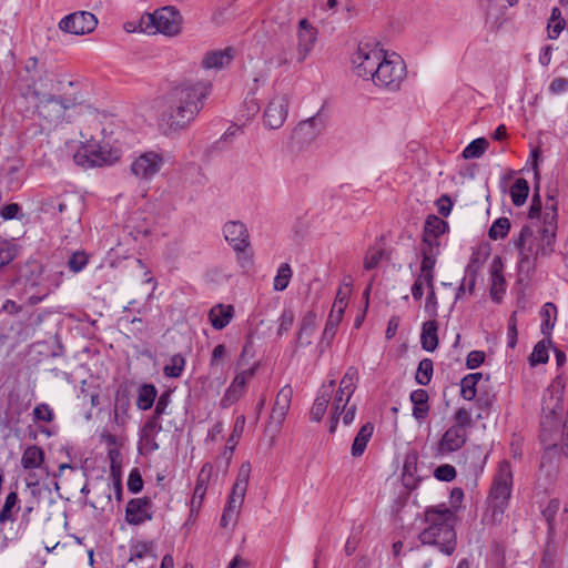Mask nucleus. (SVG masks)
I'll return each instance as SVG.
<instances>
[{
    "label": "nucleus",
    "instance_id": "obj_57",
    "mask_svg": "<svg viewBox=\"0 0 568 568\" xmlns=\"http://www.w3.org/2000/svg\"><path fill=\"white\" fill-rule=\"evenodd\" d=\"M349 295H351L349 284H345L344 286H341L337 291L333 306L338 307V305H341L339 307L342 310H346Z\"/></svg>",
    "mask_w": 568,
    "mask_h": 568
},
{
    "label": "nucleus",
    "instance_id": "obj_59",
    "mask_svg": "<svg viewBox=\"0 0 568 568\" xmlns=\"http://www.w3.org/2000/svg\"><path fill=\"white\" fill-rule=\"evenodd\" d=\"M205 493H206V487L203 484V481H201V479H199L196 485H195V488H194V491H193V496H192V500H191L192 509H194L195 507H197V508L201 507L202 501H203L204 496H205Z\"/></svg>",
    "mask_w": 568,
    "mask_h": 568
},
{
    "label": "nucleus",
    "instance_id": "obj_26",
    "mask_svg": "<svg viewBox=\"0 0 568 568\" xmlns=\"http://www.w3.org/2000/svg\"><path fill=\"white\" fill-rule=\"evenodd\" d=\"M234 316V307L232 305L217 304L210 310L209 318L212 326L221 331L226 327Z\"/></svg>",
    "mask_w": 568,
    "mask_h": 568
},
{
    "label": "nucleus",
    "instance_id": "obj_22",
    "mask_svg": "<svg viewBox=\"0 0 568 568\" xmlns=\"http://www.w3.org/2000/svg\"><path fill=\"white\" fill-rule=\"evenodd\" d=\"M293 397V388L290 385L283 386L275 398L274 406L271 412V422L276 426H281L290 410Z\"/></svg>",
    "mask_w": 568,
    "mask_h": 568
},
{
    "label": "nucleus",
    "instance_id": "obj_18",
    "mask_svg": "<svg viewBox=\"0 0 568 568\" xmlns=\"http://www.w3.org/2000/svg\"><path fill=\"white\" fill-rule=\"evenodd\" d=\"M255 374V367L244 369L235 375L230 386L226 388L223 397L221 398V406L229 408L235 404L246 392L248 382Z\"/></svg>",
    "mask_w": 568,
    "mask_h": 568
},
{
    "label": "nucleus",
    "instance_id": "obj_8",
    "mask_svg": "<svg viewBox=\"0 0 568 568\" xmlns=\"http://www.w3.org/2000/svg\"><path fill=\"white\" fill-rule=\"evenodd\" d=\"M48 73L39 68L36 57L27 59L23 71L18 75L14 90L18 94L17 104L29 101L30 97L39 95V89H45Z\"/></svg>",
    "mask_w": 568,
    "mask_h": 568
},
{
    "label": "nucleus",
    "instance_id": "obj_37",
    "mask_svg": "<svg viewBox=\"0 0 568 568\" xmlns=\"http://www.w3.org/2000/svg\"><path fill=\"white\" fill-rule=\"evenodd\" d=\"M541 325L540 331L542 335L549 336L555 326L556 317H557V307L552 303H546L541 308Z\"/></svg>",
    "mask_w": 568,
    "mask_h": 568
},
{
    "label": "nucleus",
    "instance_id": "obj_20",
    "mask_svg": "<svg viewBox=\"0 0 568 568\" xmlns=\"http://www.w3.org/2000/svg\"><path fill=\"white\" fill-rule=\"evenodd\" d=\"M152 519V501L150 498H133L125 508V520L130 525H141Z\"/></svg>",
    "mask_w": 568,
    "mask_h": 568
},
{
    "label": "nucleus",
    "instance_id": "obj_5",
    "mask_svg": "<svg viewBox=\"0 0 568 568\" xmlns=\"http://www.w3.org/2000/svg\"><path fill=\"white\" fill-rule=\"evenodd\" d=\"M359 376L358 371L354 366H349L342 379L339 381L338 388H334L332 394V416L329 423V433H335L339 417L342 416L343 424L351 425L356 415V404H349L352 396L354 395Z\"/></svg>",
    "mask_w": 568,
    "mask_h": 568
},
{
    "label": "nucleus",
    "instance_id": "obj_40",
    "mask_svg": "<svg viewBox=\"0 0 568 568\" xmlns=\"http://www.w3.org/2000/svg\"><path fill=\"white\" fill-rule=\"evenodd\" d=\"M528 193H529L528 182L523 178L517 179L510 187V197H511L514 205H516V206L523 205L528 197Z\"/></svg>",
    "mask_w": 568,
    "mask_h": 568
},
{
    "label": "nucleus",
    "instance_id": "obj_62",
    "mask_svg": "<svg viewBox=\"0 0 568 568\" xmlns=\"http://www.w3.org/2000/svg\"><path fill=\"white\" fill-rule=\"evenodd\" d=\"M485 359V353L481 351H471L466 358V366L469 369L479 367Z\"/></svg>",
    "mask_w": 568,
    "mask_h": 568
},
{
    "label": "nucleus",
    "instance_id": "obj_11",
    "mask_svg": "<svg viewBox=\"0 0 568 568\" xmlns=\"http://www.w3.org/2000/svg\"><path fill=\"white\" fill-rule=\"evenodd\" d=\"M385 50L368 43L359 44L352 55V64L355 74L364 80H373Z\"/></svg>",
    "mask_w": 568,
    "mask_h": 568
},
{
    "label": "nucleus",
    "instance_id": "obj_6",
    "mask_svg": "<svg viewBox=\"0 0 568 568\" xmlns=\"http://www.w3.org/2000/svg\"><path fill=\"white\" fill-rule=\"evenodd\" d=\"M513 489V470L510 463L503 460L498 465L497 473L487 497V510L485 520L493 524H500L508 507Z\"/></svg>",
    "mask_w": 568,
    "mask_h": 568
},
{
    "label": "nucleus",
    "instance_id": "obj_33",
    "mask_svg": "<svg viewBox=\"0 0 568 568\" xmlns=\"http://www.w3.org/2000/svg\"><path fill=\"white\" fill-rule=\"evenodd\" d=\"M447 227L448 225L444 220L436 215H430L425 222L423 237L439 241V236L446 232Z\"/></svg>",
    "mask_w": 568,
    "mask_h": 568
},
{
    "label": "nucleus",
    "instance_id": "obj_23",
    "mask_svg": "<svg viewBox=\"0 0 568 568\" xmlns=\"http://www.w3.org/2000/svg\"><path fill=\"white\" fill-rule=\"evenodd\" d=\"M317 32L306 19L300 21L297 54L298 61L303 62L313 50Z\"/></svg>",
    "mask_w": 568,
    "mask_h": 568
},
{
    "label": "nucleus",
    "instance_id": "obj_13",
    "mask_svg": "<svg viewBox=\"0 0 568 568\" xmlns=\"http://www.w3.org/2000/svg\"><path fill=\"white\" fill-rule=\"evenodd\" d=\"M118 154L98 144L81 145L73 155V161L77 165L89 169L95 166L110 165L118 160Z\"/></svg>",
    "mask_w": 568,
    "mask_h": 568
},
{
    "label": "nucleus",
    "instance_id": "obj_15",
    "mask_svg": "<svg viewBox=\"0 0 568 568\" xmlns=\"http://www.w3.org/2000/svg\"><path fill=\"white\" fill-rule=\"evenodd\" d=\"M98 24L95 16L88 11L68 14L59 22V28L68 33L82 36L92 32Z\"/></svg>",
    "mask_w": 568,
    "mask_h": 568
},
{
    "label": "nucleus",
    "instance_id": "obj_43",
    "mask_svg": "<svg viewBox=\"0 0 568 568\" xmlns=\"http://www.w3.org/2000/svg\"><path fill=\"white\" fill-rule=\"evenodd\" d=\"M510 231V221L507 217H499L491 224L488 236L490 240L497 241L505 239Z\"/></svg>",
    "mask_w": 568,
    "mask_h": 568
},
{
    "label": "nucleus",
    "instance_id": "obj_45",
    "mask_svg": "<svg viewBox=\"0 0 568 568\" xmlns=\"http://www.w3.org/2000/svg\"><path fill=\"white\" fill-rule=\"evenodd\" d=\"M18 501L19 498L16 491H11L7 495L4 504L0 510V524L14 520L12 509L17 506Z\"/></svg>",
    "mask_w": 568,
    "mask_h": 568
},
{
    "label": "nucleus",
    "instance_id": "obj_9",
    "mask_svg": "<svg viewBox=\"0 0 568 568\" xmlns=\"http://www.w3.org/2000/svg\"><path fill=\"white\" fill-rule=\"evenodd\" d=\"M182 17L173 7H164L141 18V30L174 37L180 33Z\"/></svg>",
    "mask_w": 568,
    "mask_h": 568
},
{
    "label": "nucleus",
    "instance_id": "obj_58",
    "mask_svg": "<svg viewBox=\"0 0 568 568\" xmlns=\"http://www.w3.org/2000/svg\"><path fill=\"white\" fill-rule=\"evenodd\" d=\"M548 91L550 94L558 95L568 91V79L558 77L555 78L549 87Z\"/></svg>",
    "mask_w": 568,
    "mask_h": 568
},
{
    "label": "nucleus",
    "instance_id": "obj_31",
    "mask_svg": "<svg viewBox=\"0 0 568 568\" xmlns=\"http://www.w3.org/2000/svg\"><path fill=\"white\" fill-rule=\"evenodd\" d=\"M410 400L414 405L413 407V416L422 422L424 420L429 412V405H428V394L425 389H415L410 394Z\"/></svg>",
    "mask_w": 568,
    "mask_h": 568
},
{
    "label": "nucleus",
    "instance_id": "obj_52",
    "mask_svg": "<svg viewBox=\"0 0 568 568\" xmlns=\"http://www.w3.org/2000/svg\"><path fill=\"white\" fill-rule=\"evenodd\" d=\"M294 323V314L291 310H284L278 318L277 335L282 336L287 333Z\"/></svg>",
    "mask_w": 568,
    "mask_h": 568
},
{
    "label": "nucleus",
    "instance_id": "obj_50",
    "mask_svg": "<svg viewBox=\"0 0 568 568\" xmlns=\"http://www.w3.org/2000/svg\"><path fill=\"white\" fill-rule=\"evenodd\" d=\"M384 251L379 247H371L367 250L364 258V268L371 271L379 264Z\"/></svg>",
    "mask_w": 568,
    "mask_h": 568
},
{
    "label": "nucleus",
    "instance_id": "obj_39",
    "mask_svg": "<svg viewBox=\"0 0 568 568\" xmlns=\"http://www.w3.org/2000/svg\"><path fill=\"white\" fill-rule=\"evenodd\" d=\"M481 378L480 373L466 375L460 382V395L466 400H473L476 397V386Z\"/></svg>",
    "mask_w": 568,
    "mask_h": 568
},
{
    "label": "nucleus",
    "instance_id": "obj_51",
    "mask_svg": "<svg viewBox=\"0 0 568 568\" xmlns=\"http://www.w3.org/2000/svg\"><path fill=\"white\" fill-rule=\"evenodd\" d=\"M454 427L467 430L471 426V413L465 407L458 408L454 414Z\"/></svg>",
    "mask_w": 568,
    "mask_h": 568
},
{
    "label": "nucleus",
    "instance_id": "obj_32",
    "mask_svg": "<svg viewBox=\"0 0 568 568\" xmlns=\"http://www.w3.org/2000/svg\"><path fill=\"white\" fill-rule=\"evenodd\" d=\"M373 432L374 425L372 423H366L361 427L352 444L351 453L353 457H359L364 454Z\"/></svg>",
    "mask_w": 568,
    "mask_h": 568
},
{
    "label": "nucleus",
    "instance_id": "obj_25",
    "mask_svg": "<svg viewBox=\"0 0 568 568\" xmlns=\"http://www.w3.org/2000/svg\"><path fill=\"white\" fill-rule=\"evenodd\" d=\"M316 328V314L312 311L307 312L300 324L296 334V346L306 347L312 343V336Z\"/></svg>",
    "mask_w": 568,
    "mask_h": 568
},
{
    "label": "nucleus",
    "instance_id": "obj_12",
    "mask_svg": "<svg viewBox=\"0 0 568 568\" xmlns=\"http://www.w3.org/2000/svg\"><path fill=\"white\" fill-rule=\"evenodd\" d=\"M83 206L82 197L77 193H65L44 200L42 211L54 217H65L80 222V213Z\"/></svg>",
    "mask_w": 568,
    "mask_h": 568
},
{
    "label": "nucleus",
    "instance_id": "obj_61",
    "mask_svg": "<svg viewBox=\"0 0 568 568\" xmlns=\"http://www.w3.org/2000/svg\"><path fill=\"white\" fill-rule=\"evenodd\" d=\"M437 307H438V301L435 293V285L432 286V288H428L426 303H425V310L426 312L430 313L432 316L437 315Z\"/></svg>",
    "mask_w": 568,
    "mask_h": 568
},
{
    "label": "nucleus",
    "instance_id": "obj_21",
    "mask_svg": "<svg viewBox=\"0 0 568 568\" xmlns=\"http://www.w3.org/2000/svg\"><path fill=\"white\" fill-rule=\"evenodd\" d=\"M161 430V420H155V418H148L139 434V452L141 454H151L159 449L156 436Z\"/></svg>",
    "mask_w": 568,
    "mask_h": 568
},
{
    "label": "nucleus",
    "instance_id": "obj_7",
    "mask_svg": "<svg viewBox=\"0 0 568 568\" xmlns=\"http://www.w3.org/2000/svg\"><path fill=\"white\" fill-rule=\"evenodd\" d=\"M378 63V71L372 80L374 85L388 92L398 91L407 74L406 64L402 57L395 52L385 51Z\"/></svg>",
    "mask_w": 568,
    "mask_h": 568
},
{
    "label": "nucleus",
    "instance_id": "obj_35",
    "mask_svg": "<svg viewBox=\"0 0 568 568\" xmlns=\"http://www.w3.org/2000/svg\"><path fill=\"white\" fill-rule=\"evenodd\" d=\"M44 460L43 450L36 445L29 446L22 454L21 465L24 469L39 468Z\"/></svg>",
    "mask_w": 568,
    "mask_h": 568
},
{
    "label": "nucleus",
    "instance_id": "obj_24",
    "mask_svg": "<svg viewBox=\"0 0 568 568\" xmlns=\"http://www.w3.org/2000/svg\"><path fill=\"white\" fill-rule=\"evenodd\" d=\"M334 387L335 379H331L328 384L323 385L320 388L310 413L312 422L318 423L324 417L327 410L328 403L332 399Z\"/></svg>",
    "mask_w": 568,
    "mask_h": 568
},
{
    "label": "nucleus",
    "instance_id": "obj_56",
    "mask_svg": "<svg viewBox=\"0 0 568 568\" xmlns=\"http://www.w3.org/2000/svg\"><path fill=\"white\" fill-rule=\"evenodd\" d=\"M128 488L131 493L138 494L143 488V479L138 469H132L128 478Z\"/></svg>",
    "mask_w": 568,
    "mask_h": 568
},
{
    "label": "nucleus",
    "instance_id": "obj_36",
    "mask_svg": "<svg viewBox=\"0 0 568 568\" xmlns=\"http://www.w3.org/2000/svg\"><path fill=\"white\" fill-rule=\"evenodd\" d=\"M158 390L152 384H144L139 388L136 406L141 410L150 409L156 398Z\"/></svg>",
    "mask_w": 568,
    "mask_h": 568
},
{
    "label": "nucleus",
    "instance_id": "obj_30",
    "mask_svg": "<svg viewBox=\"0 0 568 568\" xmlns=\"http://www.w3.org/2000/svg\"><path fill=\"white\" fill-rule=\"evenodd\" d=\"M438 324L435 320L427 321L423 324L420 343L425 351L434 352L438 346Z\"/></svg>",
    "mask_w": 568,
    "mask_h": 568
},
{
    "label": "nucleus",
    "instance_id": "obj_17",
    "mask_svg": "<svg viewBox=\"0 0 568 568\" xmlns=\"http://www.w3.org/2000/svg\"><path fill=\"white\" fill-rule=\"evenodd\" d=\"M467 440V430L450 426L434 447L435 457H444L459 450Z\"/></svg>",
    "mask_w": 568,
    "mask_h": 568
},
{
    "label": "nucleus",
    "instance_id": "obj_3",
    "mask_svg": "<svg viewBox=\"0 0 568 568\" xmlns=\"http://www.w3.org/2000/svg\"><path fill=\"white\" fill-rule=\"evenodd\" d=\"M424 523L425 527L418 535L422 545L435 546L442 554L450 556L457 545L454 513L445 506L427 508Z\"/></svg>",
    "mask_w": 568,
    "mask_h": 568
},
{
    "label": "nucleus",
    "instance_id": "obj_48",
    "mask_svg": "<svg viewBox=\"0 0 568 568\" xmlns=\"http://www.w3.org/2000/svg\"><path fill=\"white\" fill-rule=\"evenodd\" d=\"M153 544L151 541H135L130 547V560L143 559L152 555Z\"/></svg>",
    "mask_w": 568,
    "mask_h": 568
},
{
    "label": "nucleus",
    "instance_id": "obj_49",
    "mask_svg": "<svg viewBox=\"0 0 568 568\" xmlns=\"http://www.w3.org/2000/svg\"><path fill=\"white\" fill-rule=\"evenodd\" d=\"M548 359V346L545 341H540L535 345L532 353L529 356V362L535 366L538 364H546Z\"/></svg>",
    "mask_w": 568,
    "mask_h": 568
},
{
    "label": "nucleus",
    "instance_id": "obj_41",
    "mask_svg": "<svg viewBox=\"0 0 568 568\" xmlns=\"http://www.w3.org/2000/svg\"><path fill=\"white\" fill-rule=\"evenodd\" d=\"M489 146V142L485 138H478L473 140L464 150L463 158L465 160L480 158Z\"/></svg>",
    "mask_w": 568,
    "mask_h": 568
},
{
    "label": "nucleus",
    "instance_id": "obj_34",
    "mask_svg": "<svg viewBox=\"0 0 568 568\" xmlns=\"http://www.w3.org/2000/svg\"><path fill=\"white\" fill-rule=\"evenodd\" d=\"M244 426H245V417L243 415L237 416L235 419L234 426H233V432H232L230 438L227 439V444L223 452V456L225 457L227 465L232 458L233 450L243 434Z\"/></svg>",
    "mask_w": 568,
    "mask_h": 568
},
{
    "label": "nucleus",
    "instance_id": "obj_4",
    "mask_svg": "<svg viewBox=\"0 0 568 568\" xmlns=\"http://www.w3.org/2000/svg\"><path fill=\"white\" fill-rule=\"evenodd\" d=\"M84 103L83 95L80 93L53 95L44 93L43 89H39V95L30 97L29 101H22L17 104L20 111H29L31 108L37 112L39 118L49 124H59L63 121H70L69 112Z\"/></svg>",
    "mask_w": 568,
    "mask_h": 568
},
{
    "label": "nucleus",
    "instance_id": "obj_46",
    "mask_svg": "<svg viewBox=\"0 0 568 568\" xmlns=\"http://www.w3.org/2000/svg\"><path fill=\"white\" fill-rule=\"evenodd\" d=\"M433 376V362L429 358H424L419 362L415 379L417 384L426 386L429 384Z\"/></svg>",
    "mask_w": 568,
    "mask_h": 568
},
{
    "label": "nucleus",
    "instance_id": "obj_55",
    "mask_svg": "<svg viewBox=\"0 0 568 568\" xmlns=\"http://www.w3.org/2000/svg\"><path fill=\"white\" fill-rule=\"evenodd\" d=\"M36 420L50 423L53 419V410L48 404H39L33 409Z\"/></svg>",
    "mask_w": 568,
    "mask_h": 568
},
{
    "label": "nucleus",
    "instance_id": "obj_29",
    "mask_svg": "<svg viewBox=\"0 0 568 568\" xmlns=\"http://www.w3.org/2000/svg\"><path fill=\"white\" fill-rule=\"evenodd\" d=\"M233 59V50L226 48L224 50H217L205 54L202 61V65L206 70L222 69L227 65Z\"/></svg>",
    "mask_w": 568,
    "mask_h": 568
},
{
    "label": "nucleus",
    "instance_id": "obj_2",
    "mask_svg": "<svg viewBox=\"0 0 568 568\" xmlns=\"http://www.w3.org/2000/svg\"><path fill=\"white\" fill-rule=\"evenodd\" d=\"M211 92V83L184 81L165 97V108L159 115V125L165 135L186 130L203 109Z\"/></svg>",
    "mask_w": 568,
    "mask_h": 568
},
{
    "label": "nucleus",
    "instance_id": "obj_64",
    "mask_svg": "<svg viewBox=\"0 0 568 568\" xmlns=\"http://www.w3.org/2000/svg\"><path fill=\"white\" fill-rule=\"evenodd\" d=\"M19 212H20L19 204L10 203V204L4 205L0 210V215L3 220H12V219L18 217Z\"/></svg>",
    "mask_w": 568,
    "mask_h": 568
},
{
    "label": "nucleus",
    "instance_id": "obj_63",
    "mask_svg": "<svg viewBox=\"0 0 568 568\" xmlns=\"http://www.w3.org/2000/svg\"><path fill=\"white\" fill-rule=\"evenodd\" d=\"M226 355V347L223 344H219L213 348L211 361H210V367L211 369H214L217 367L221 359H223Z\"/></svg>",
    "mask_w": 568,
    "mask_h": 568
},
{
    "label": "nucleus",
    "instance_id": "obj_54",
    "mask_svg": "<svg viewBox=\"0 0 568 568\" xmlns=\"http://www.w3.org/2000/svg\"><path fill=\"white\" fill-rule=\"evenodd\" d=\"M16 257V247L9 242H0V268Z\"/></svg>",
    "mask_w": 568,
    "mask_h": 568
},
{
    "label": "nucleus",
    "instance_id": "obj_42",
    "mask_svg": "<svg viewBox=\"0 0 568 568\" xmlns=\"http://www.w3.org/2000/svg\"><path fill=\"white\" fill-rule=\"evenodd\" d=\"M185 367V358L181 354H174L163 368L166 377H180Z\"/></svg>",
    "mask_w": 568,
    "mask_h": 568
},
{
    "label": "nucleus",
    "instance_id": "obj_27",
    "mask_svg": "<svg viewBox=\"0 0 568 568\" xmlns=\"http://www.w3.org/2000/svg\"><path fill=\"white\" fill-rule=\"evenodd\" d=\"M419 252L422 255L420 266L435 271L437 256L440 253L439 241H433L423 237V241L419 246Z\"/></svg>",
    "mask_w": 568,
    "mask_h": 568
},
{
    "label": "nucleus",
    "instance_id": "obj_47",
    "mask_svg": "<svg viewBox=\"0 0 568 568\" xmlns=\"http://www.w3.org/2000/svg\"><path fill=\"white\" fill-rule=\"evenodd\" d=\"M89 263V255L84 251H77L68 260V268L77 274L82 272Z\"/></svg>",
    "mask_w": 568,
    "mask_h": 568
},
{
    "label": "nucleus",
    "instance_id": "obj_19",
    "mask_svg": "<svg viewBox=\"0 0 568 568\" xmlns=\"http://www.w3.org/2000/svg\"><path fill=\"white\" fill-rule=\"evenodd\" d=\"M225 241L237 253H243L250 245V235L245 224L241 221H229L223 226Z\"/></svg>",
    "mask_w": 568,
    "mask_h": 568
},
{
    "label": "nucleus",
    "instance_id": "obj_1",
    "mask_svg": "<svg viewBox=\"0 0 568 568\" xmlns=\"http://www.w3.org/2000/svg\"><path fill=\"white\" fill-rule=\"evenodd\" d=\"M541 201L538 193L532 196L528 212L529 223L525 224L518 236L514 239L518 251L517 266L519 272L530 274L535 271L539 257H548L555 252L557 234V202L552 195L547 196L542 220Z\"/></svg>",
    "mask_w": 568,
    "mask_h": 568
},
{
    "label": "nucleus",
    "instance_id": "obj_10",
    "mask_svg": "<svg viewBox=\"0 0 568 568\" xmlns=\"http://www.w3.org/2000/svg\"><path fill=\"white\" fill-rule=\"evenodd\" d=\"M251 470L252 467L248 462H244L240 466L235 483L233 484L226 506L221 517L222 527H227L231 521H235L240 515L247 491Z\"/></svg>",
    "mask_w": 568,
    "mask_h": 568
},
{
    "label": "nucleus",
    "instance_id": "obj_38",
    "mask_svg": "<svg viewBox=\"0 0 568 568\" xmlns=\"http://www.w3.org/2000/svg\"><path fill=\"white\" fill-rule=\"evenodd\" d=\"M344 312H345V310H342L339 306L338 307L332 306V310L328 314V318H327V322H326V325H325V328L323 332V339L329 341L335 336L337 326L339 325V323L343 320Z\"/></svg>",
    "mask_w": 568,
    "mask_h": 568
},
{
    "label": "nucleus",
    "instance_id": "obj_53",
    "mask_svg": "<svg viewBox=\"0 0 568 568\" xmlns=\"http://www.w3.org/2000/svg\"><path fill=\"white\" fill-rule=\"evenodd\" d=\"M457 471L455 467L449 464L440 465L434 471L435 478L442 481H452L455 479Z\"/></svg>",
    "mask_w": 568,
    "mask_h": 568
},
{
    "label": "nucleus",
    "instance_id": "obj_14",
    "mask_svg": "<svg viewBox=\"0 0 568 568\" xmlns=\"http://www.w3.org/2000/svg\"><path fill=\"white\" fill-rule=\"evenodd\" d=\"M164 164L163 153L148 151L139 155L131 164V172L140 180L150 181Z\"/></svg>",
    "mask_w": 568,
    "mask_h": 568
},
{
    "label": "nucleus",
    "instance_id": "obj_28",
    "mask_svg": "<svg viewBox=\"0 0 568 568\" xmlns=\"http://www.w3.org/2000/svg\"><path fill=\"white\" fill-rule=\"evenodd\" d=\"M435 271L420 266L414 284L412 285V296L415 301H420L424 295V286L428 290L434 285Z\"/></svg>",
    "mask_w": 568,
    "mask_h": 568
},
{
    "label": "nucleus",
    "instance_id": "obj_60",
    "mask_svg": "<svg viewBox=\"0 0 568 568\" xmlns=\"http://www.w3.org/2000/svg\"><path fill=\"white\" fill-rule=\"evenodd\" d=\"M170 404V394L163 393L155 405L154 414L150 418H155V420H160L161 416L165 414L166 408Z\"/></svg>",
    "mask_w": 568,
    "mask_h": 568
},
{
    "label": "nucleus",
    "instance_id": "obj_44",
    "mask_svg": "<svg viewBox=\"0 0 568 568\" xmlns=\"http://www.w3.org/2000/svg\"><path fill=\"white\" fill-rule=\"evenodd\" d=\"M293 272L287 263H283L280 265L276 276L274 277L273 287L277 292L284 291L292 278Z\"/></svg>",
    "mask_w": 568,
    "mask_h": 568
},
{
    "label": "nucleus",
    "instance_id": "obj_16",
    "mask_svg": "<svg viewBox=\"0 0 568 568\" xmlns=\"http://www.w3.org/2000/svg\"><path fill=\"white\" fill-rule=\"evenodd\" d=\"M290 95L287 93L275 94L264 111V124L270 129H280L288 113Z\"/></svg>",
    "mask_w": 568,
    "mask_h": 568
}]
</instances>
